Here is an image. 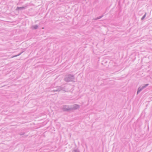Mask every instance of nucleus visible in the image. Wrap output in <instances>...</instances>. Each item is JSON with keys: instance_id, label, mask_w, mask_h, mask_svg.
Instances as JSON below:
<instances>
[{"instance_id": "1", "label": "nucleus", "mask_w": 152, "mask_h": 152, "mask_svg": "<svg viewBox=\"0 0 152 152\" xmlns=\"http://www.w3.org/2000/svg\"><path fill=\"white\" fill-rule=\"evenodd\" d=\"M75 78L74 75H69L66 76L64 80L66 82L74 81Z\"/></svg>"}, {"instance_id": "2", "label": "nucleus", "mask_w": 152, "mask_h": 152, "mask_svg": "<svg viewBox=\"0 0 152 152\" xmlns=\"http://www.w3.org/2000/svg\"><path fill=\"white\" fill-rule=\"evenodd\" d=\"M66 86L64 85L61 86H57L56 87L57 90H53L52 91L59 92L61 91H63L65 92H67L68 90L66 89Z\"/></svg>"}, {"instance_id": "3", "label": "nucleus", "mask_w": 152, "mask_h": 152, "mask_svg": "<svg viewBox=\"0 0 152 152\" xmlns=\"http://www.w3.org/2000/svg\"><path fill=\"white\" fill-rule=\"evenodd\" d=\"M71 107H69V106L67 105H64L62 108V110L64 111H69L72 110Z\"/></svg>"}, {"instance_id": "4", "label": "nucleus", "mask_w": 152, "mask_h": 152, "mask_svg": "<svg viewBox=\"0 0 152 152\" xmlns=\"http://www.w3.org/2000/svg\"><path fill=\"white\" fill-rule=\"evenodd\" d=\"M148 84H146L145 85L142 86V87H139L138 89L137 94L140 92L143 89L145 88L148 85Z\"/></svg>"}, {"instance_id": "5", "label": "nucleus", "mask_w": 152, "mask_h": 152, "mask_svg": "<svg viewBox=\"0 0 152 152\" xmlns=\"http://www.w3.org/2000/svg\"><path fill=\"white\" fill-rule=\"evenodd\" d=\"M80 107V106L78 104H75L73 105V107H71L72 109V110H76Z\"/></svg>"}, {"instance_id": "6", "label": "nucleus", "mask_w": 152, "mask_h": 152, "mask_svg": "<svg viewBox=\"0 0 152 152\" xmlns=\"http://www.w3.org/2000/svg\"><path fill=\"white\" fill-rule=\"evenodd\" d=\"M26 8L25 7H17L16 8V10H22L23 9H25Z\"/></svg>"}, {"instance_id": "7", "label": "nucleus", "mask_w": 152, "mask_h": 152, "mask_svg": "<svg viewBox=\"0 0 152 152\" xmlns=\"http://www.w3.org/2000/svg\"><path fill=\"white\" fill-rule=\"evenodd\" d=\"M38 27V26L37 25H35L34 26H33L32 27V28L34 29H37Z\"/></svg>"}, {"instance_id": "8", "label": "nucleus", "mask_w": 152, "mask_h": 152, "mask_svg": "<svg viewBox=\"0 0 152 152\" xmlns=\"http://www.w3.org/2000/svg\"><path fill=\"white\" fill-rule=\"evenodd\" d=\"M71 152H80V151L78 149H73Z\"/></svg>"}, {"instance_id": "9", "label": "nucleus", "mask_w": 152, "mask_h": 152, "mask_svg": "<svg viewBox=\"0 0 152 152\" xmlns=\"http://www.w3.org/2000/svg\"><path fill=\"white\" fill-rule=\"evenodd\" d=\"M23 53V52H21L19 54H18L15 55L13 56H12V58L15 57H16L17 56H20V55H21Z\"/></svg>"}, {"instance_id": "10", "label": "nucleus", "mask_w": 152, "mask_h": 152, "mask_svg": "<svg viewBox=\"0 0 152 152\" xmlns=\"http://www.w3.org/2000/svg\"><path fill=\"white\" fill-rule=\"evenodd\" d=\"M146 13L143 16L142 18L141 19V20H143L145 18L146 15Z\"/></svg>"}, {"instance_id": "11", "label": "nucleus", "mask_w": 152, "mask_h": 152, "mask_svg": "<svg viewBox=\"0 0 152 152\" xmlns=\"http://www.w3.org/2000/svg\"><path fill=\"white\" fill-rule=\"evenodd\" d=\"M103 15H101V16L98 17L97 18H96V19H100L101 18H102L103 17Z\"/></svg>"}, {"instance_id": "12", "label": "nucleus", "mask_w": 152, "mask_h": 152, "mask_svg": "<svg viewBox=\"0 0 152 152\" xmlns=\"http://www.w3.org/2000/svg\"><path fill=\"white\" fill-rule=\"evenodd\" d=\"M24 134V133H20V135H23V134Z\"/></svg>"}, {"instance_id": "13", "label": "nucleus", "mask_w": 152, "mask_h": 152, "mask_svg": "<svg viewBox=\"0 0 152 152\" xmlns=\"http://www.w3.org/2000/svg\"><path fill=\"white\" fill-rule=\"evenodd\" d=\"M98 19H96V18H94L93 19V20H97Z\"/></svg>"}, {"instance_id": "14", "label": "nucleus", "mask_w": 152, "mask_h": 152, "mask_svg": "<svg viewBox=\"0 0 152 152\" xmlns=\"http://www.w3.org/2000/svg\"><path fill=\"white\" fill-rule=\"evenodd\" d=\"M54 90H57L56 87V89H54Z\"/></svg>"}]
</instances>
